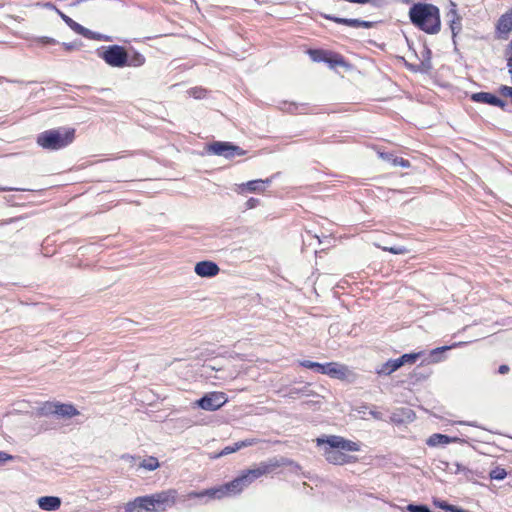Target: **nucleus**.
Masks as SVG:
<instances>
[{
    "mask_svg": "<svg viewBox=\"0 0 512 512\" xmlns=\"http://www.w3.org/2000/svg\"><path fill=\"white\" fill-rule=\"evenodd\" d=\"M74 139V128L60 127L40 133L36 142L45 150L56 151L67 147Z\"/></svg>",
    "mask_w": 512,
    "mask_h": 512,
    "instance_id": "3",
    "label": "nucleus"
},
{
    "mask_svg": "<svg viewBox=\"0 0 512 512\" xmlns=\"http://www.w3.org/2000/svg\"><path fill=\"white\" fill-rule=\"evenodd\" d=\"M471 99L474 102L479 103H485L489 105H493L496 107L501 108L502 110H505L506 102L500 99L499 97L495 96L494 94L488 93V92H478L474 93L471 96Z\"/></svg>",
    "mask_w": 512,
    "mask_h": 512,
    "instance_id": "13",
    "label": "nucleus"
},
{
    "mask_svg": "<svg viewBox=\"0 0 512 512\" xmlns=\"http://www.w3.org/2000/svg\"><path fill=\"white\" fill-rule=\"evenodd\" d=\"M420 356H421V353L404 354L401 357L397 358V361H398L399 366L402 367L405 364L415 363Z\"/></svg>",
    "mask_w": 512,
    "mask_h": 512,
    "instance_id": "27",
    "label": "nucleus"
},
{
    "mask_svg": "<svg viewBox=\"0 0 512 512\" xmlns=\"http://www.w3.org/2000/svg\"><path fill=\"white\" fill-rule=\"evenodd\" d=\"M244 489L240 485L237 478L232 481L210 489H206L203 491H191L187 494L188 499L198 498V499H222L225 496L237 495L242 492Z\"/></svg>",
    "mask_w": 512,
    "mask_h": 512,
    "instance_id": "4",
    "label": "nucleus"
},
{
    "mask_svg": "<svg viewBox=\"0 0 512 512\" xmlns=\"http://www.w3.org/2000/svg\"><path fill=\"white\" fill-rule=\"evenodd\" d=\"M63 46L67 51H71L77 47V44L76 43H63Z\"/></svg>",
    "mask_w": 512,
    "mask_h": 512,
    "instance_id": "48",
    "label": "nucleus"
},
{
    "mask_svg": "<svg viewBox=\"0 0 512 512\" xmlns=\"http://www.w3.org/2000/svg\"><path fill=\"white\" fill-rule=\"evenodd\" d=\"M188 93L190 96H192L195 99H202L206 96L207 91H206V89L201 88V87H194V88H191L188 91Z\"/></svg>",
    "mask_w": 512,
    "mask_h": 512,
    "instance_id": "33",
    "label": "nucleus"
},
{
    "mask_svg": "<svg viewBox=\"0 0 512 512\" xmlns=\"http://www.w3.org/2000/svg\"><path fill=\"white\" fill-rule=\"evenodd\" d=\"M406 509L409 512H431L430 508L423 504H409Z\"/></svg>",
    "mask_w": 512,
    "mask_h": 512,
    "instance_id": "34",
    "label": "nucleus"
},
{
    "mask_svg": "<svg viewBox=\"0 0 512 512\" xmlns=\"http://www.w3.org/2000/svg\"><path fill=\"white\" fill-rule=\"evenodd\" d=\"M434 504L436 506H438L439 508L443 509V510H446V511H450L451 512V509L453 507V505L451 504H448L447 502L445 501H440V500H437V501H434Z\"/></svg>",
    "mask_w": 512,
    "mask_h": 512,
    "instance_id": "38",
    "label": "nucleus"
},
{
    "mask_svg": "<svg viewBox=\"0 0 512 512\" xmlns=\"http://www.w3.org/2000/svg\"><path fill=\"white\" fill-rule=\"evenodd\" d=\"M508 67H512V54L511 57L508 59Z\"/></svg>",
    "mask_w": 512,
    "mask_h": 512,
    "instance_id": "54",
    "label": "nucleus"
},
{
    "mask_svg": "<svg viewBox=\"0 0 512 512\" xmlns=\"http://www.w3.org/2000/svg\"><path fill=\"white\" fill-rule=\"evenodd\" d=\"M14 190L13 188H10V187H1L0 186V192H3V191H12Z\"/></svg>",
    "mask_w": 512,
    "mask_h": 512,
    "instance_id": "53",
    "label": "nucleus"
},
{
    "mask_svg": "<svg viewBox=\"0 0 512 512\" xmlns=\"http://www.w3.org/2000/svg\"><path fill=\"white\" fill-rule=\"evenodd\" d=\"M400 368L397 359H389L376 369L378 375L388 376Z\"/></svg>",
    "mask_w": 512,
    "mask_h": 512,
    "instance_id": "22",
    "label": "nucleus"
},
{
    "mask_svg": "<svg viewBox=\"0 0 512 512\" xmlns=\"http://www.w3.org/2000/svg\"><path fill=\"white\" fill-rule=\"evenodd\" d=\"M206 151L209 154L223 156L226 159H232L236 156H243L246 152L240 146L231 142L215 141L207 145Z\"/></svg>",
    "mask_w": 512,
    "mask_h": 512,
    "instance_id": "9",
    "label": "nucleus"
},
{
    "mask_svg": "<svg viewBox=\"0 0 512 512\" xmlns=\"http://www.w3.org/2000/svg\"><path fill=\"white\" fill-rule=\"evenodd\" d=\"M369 415L376 420H383V414L376 409L369 410Z\"/></svg>",
    "mask_w": 512,
    "mask_h": 512,
    "instance_id": "42",
    "label": "nucleus"
},
{
    "mask_svg": "<svg viewBox=\"0 0 512 512\" xmlns=\"http://www.w3.org/2000/svg\"><path fill=\"white\" fill-rule=\"evenodd\" d=\"M507 476V472L504 468L502 467H495L494 469H492L489 473V477L492 479V480H503L505 479Z\"/></svg>",
    "mask_w": 512,
    "mask_h": 512,
    "instance_id": "31",
    "label": "nucleus"
},
{
    "mask_svg": "<svg viewBox=\"0 0 512 512\" xmlns=\"http://www.w3.org/2000/svg\"><path fill=\"white\" fill-rule=\"evenodd\" d=\"M240 450L238 442L234 443L231 446H226L223 448V450L218 454V456H225L231 453H234L236 451Z\"/></svg>",
    "mask_w": 512,
    "mask_h": 512,
    "instance_id": "37",
    "label": "nucleus"
},
{
    "mask_svg": "<svg viewBox=\"0 0 512 512\" xmlns=\"http://www.w3.org/2000/svg\"><path fill=\"white\" fill-rule=\"evenodd\" d=\"M236 478L238 479V481L243 489H245L246 487L249 486V484L247 483V480L245 479V477L242 474Z\"/></svg>",
    "mask_w": 512,
    "mask_h": 512,
    "instance_id": "47",
    "label": "nucleus"
},
{
    "mask_svg": "<svg viewBox=\"0 0 512 512\" xmlns=\"http://www.w3.org/2000/svg\"><path fill=\"white\" fill-rule=\"evenodd\" d=\"M374 22H371V21H365V20H360V24H359V28H366V29H370L372 27H374Z\"/></svg>",
    "mask_w": 512,
    "mask_h": 512,
    "instance_id": "45",
    "label": "nucleus"
},
{
    "mask_svg": "<svg viewBox=\"0 0 512 512\" xmlns=\"http://www.w3.org/2000/svg\"><path fill=\"white\" fill-rule=\"evenodd\" d=\"M510 47L512 48V39H511V42H510Z\"/></svg>",
    "mask_w": 512,
    "mask_h": 512,
    "instance_id": "56",
    "label": "nucleus"
},
{
    "mask_svg": "<svg viewBox=\"0 0 512 512\" xmlns=\"http://www.w3.org/2000/svg\"><path fill=\"white\" fill-rule=\"evenodd\" d=\"M55 415L60 418H71L77 416L79 411L72 404L58 403Z\"/></svg>",
    "mask_w": 512,
    "mask_h": 512,
    "instance_id": "20",
    "label": "nucleus"
},
{
    "mask_svg": "<svg viewBox=\"0 0 512 512\" xmlns=\"http://www.w3.org/2000/svg\"><path fill=\"white\" fill-rule=\"evenodd\" d=\"M227 402V397L223 392H210L205 394L199 400L197 405L207 411H215L221 408Z\"/></svg>",
    "mask_w": 512,
    "mask_h": 512,
    "instance_id": "10",
    "label": "nucleus"
},
{
    "mask_svg": "<svg viewBox=\"0 0 512 512\" xmlns=\"http://www.w3.org/2000/svg\"><path fill=\"white\" fill-rule=\"evenodd\" d=\"M240 449L248 446H252L256 444V439H245L243 441L238 442Z\"/></svg>",
    "mask_w": 512,
    "mask_h": 512,
    "instance_id": "40",
    "label": "nucleus"
},
{
    "mask_svg": "<svg viewBox=\"0 0 512 512\" xmlns=\"http://www.w3.org/2000/svg\"><path fill=\"white\" fill-rule=\"evenodd\" d=\"M149 503L148 495L138 497L134 501L127 503L125 512H152Z\"/></svg>",
    "mask_w": 512,
    "mask_h": 512,
    "instance_id": "15",
    "label": "nucleus"
},
{
    "mask_svg": "<svg viewBox=\"0 0 512 512\" xmlns=\"http://www.w3.org/2000/svg\"><path fill=\"white\" fill-rule=\"evenodd\" d=\"M259 202H260V201H259V199H256V198H250V199H248V200H247V202H246V207H247L248 209L255 208L256 206H258Z\"/></svg>",
    "mask_w": 512,
    "mask_h": 512,
    "instance_id": "43",
    "label": "nucleus"
},
{
    "mask_svg": "<svg viewBox=\"0 0 512 512\" xmlns=\"http://www.w3.org/2000/svg\"><path fill=\"white\" fill-rule=\"evenodd\" d=\"M437 468L441 469L443 471H446L451 474H458V473H464L466 478H469V474H471V470L467 467L463 466L462 464L458 462L449 463L444 460H439L437 464Z\"/></svg>",
    "mask_w": 512,
    "mask_h": 512,
    "instance_id": "14",
    "label": "nucleus"
},
{
    "mask_svg": "<svg viewBox=\"0 0 512 512\" xmlns=\"http://www.w3.org/2000/svg\"><path fill=\"white\" fill-rule=\"evenodd\" d=\"M177 494L178 493L175 489H168L152 495H148L151 511L164 512L173 507L176 503Z\"/></svg>",
    "mask_w": 512,
    "mask_h": 512,
    "instance_id": "8",
    "label": "nucleus"
},
{
    "mask_svg": "<svg viewBox=\"0 0 512 512\" xmlns=\"http://www.w3.org/2000/svg\"><path fill=\"white\" fill-rule=\"evenodd\" d=\"M456 440H457L456 438H450L447 435L440 434V433H435V434H432L427 439L426 444L428 446H430V447H436V446H439V445L449 444V443L454 442Z\"/></svg>",
    "mask_w": 512,
    "mask_h": 512,
    "instance_id": "21",
    "label": "nucleus"
},
{
    "mask_svg": "<svg viewBox=\"0 0 512 512\" xmlns=\"http://www.w3.org/2000/svg\"><path fill=\"white\" fill-rule=\"evenodd\" d=\"M194 271L200 277L211 278L219 273L220 268L215 262L205 260L196 263Z\"/></svg>",
    "mask_w": 512,
    "mask_h": 512,
    "instance_id": "12",
    "label": "nucleus"
},
{
    "mask_svg": "<svg viewBox=\"0 0 512 512\" xmlns=\"http://www.w3.org/2000/svg\"><path fill=\"white\" fill-rule=\"evenodd\" d=\"M360 19H348L347 26L359 28Z\"/></svg>",
    "mask_w": 512,
    "mask_h": 512,
    "instance_id": "46",
    "label": "nucleus"
},
{
    "mask_svg": "<svg viewBox=\"0 0 512 512\" xmlns=\"http://www.w3.org/2000/svg\"><path fill=\"white\" fill-rule=\"evenodd\" d=\"M37 502L39 507L45 511H55L61 506V499L56 496H43Z\"/></svg>",
    "mask_w": 512,
    "mask_h": 512,
    "instance_id": "16",
    "label": "nucleus"
},
{
    "mask_svg": "<svg viewBox=\"0 0 512 512\" xmlns=\"http://www.w3.org/2000/svg\"><path fill=\"white\" fill-rule=\"evenodd\" d=\"M98 56L111 67L122 68L127 66L128 52L123 46L110 45L97 50Z\"/></svg>",
    "mask_w": 512,
    "mask_h": 512,
    "instance_id": "5",
    "label": "nucleus"
},
{
    "mask_svg": "<svg viewBox=\"0 0 512 512\" xmlns=\"http://www.w3.org/2000/svg\"><path fill=\"white\" fill-rule=\"evenodd\" d=\"M423 57H424V59H428V57H429V60L431 61V50L428 48H425Z\"/></svg>",
    "mask_w": 512,
    "mask_h": 512,
    "instance_id": "51",
    "label": "nucleus"
},
{
    "mask_svg": "<svg viewBox=\"0 0 512 512\" xmlns=\"http://www.w3.org/2000/svg\"><path fill=\"white\" fill-rule=\"evenodd\" d=\"M453 7H455V4H453ZM449 19V26L452 32L453 41L455 42V37L457 34L462 30V18L458 15L455 8H452L447 15Z\"/></svg>",
    "mask_w": 512,
    "mask_h": 512,
    "instance_id": "17",
    "label": "nucleus"
},
{
    "mask_svg": "<svg viewBox=\"0 0 512 512\" xmlns=\"http://www.w3.org/2000/svg\"><path fill=\"white\" fill-rule=\"evenodd\" d=\"M140 467L145 468L149 471H153L159 467L158 459L152 456L147 459H144L141 462Z\"/></svg>",
    "mask_w": 512,
    "mask_h": 512,
    "instance_id": "28",
    "label": "nucleus"
},
{
    "mask_svg": "<svg viewBox=\"0 0 512 512\" xmlns=\"http://www.w3.org/2000/svg\"><path fill=\"white\" fill-rule=\"evenodd\" d=\"M298 394H303V395L309 396L310 395L309 386L305 385L301 388H291L288 391V393L286 394V396L294 399L296 397V395H298Z\"/></svg>",
    "mask_w": 512,
    "mask_h": 512,
    "instance_id": "30",
    "label": "nucleus"
},
{
    "mask_svg": "<svg viewBox=\"0 0 512 512\" xmlns=\"http://www.w3.org/2000/svg\"><path fill=\"white\" fill-rule=\"evenodd\" d=\"M379 248H381L382 250L384 251H388L392 254H395V255H403V254H406L408 253V249L404 246H393V247H386V246H378Z\"/></svg>",
    "mask_w": 512,
    "mask_h": 512,
    "instance_id": "32",
    "label": "nucleus"
},
{
    "mask_svg": "<svg viewBox=\"0 0 512 512\" xmlns=\"http://www.w3.org/2000/svg\"><path fill=\"white\" fill-rule=\"evenodd\" d=\"M509 73L512 76V67H509Z\"/></svg>",
    "mask_w": 512,
    "mask_h": 512,
    "instance_id": "55",
    "label": "nucleus"
},
{
    "mask_svg": "<svg viewBox=\"0 0 512 512\" xmlns=\"http://www.w3.org/2000/svg\"><path fill=\"white\" fill-rule=\"evenodd\" d=\"M37 42H39L40 44L42 45H52V44H56V40L53 39V38H50V37H40V38H37Z\"/></svg>",
    "mask_w": 512,
    "mask_h": 512,
    "instance_id": "39",
    "label": "nucleus"
},
{
    "mask_svg": "<svg viewBox=\"0 0 512 512\" xmlns=\"http://www.w3.org/2000/svg\"><path fill=\"white\" fill-rule=\"evenodd\" d=\"M12 459H14V456H12V455H10L8 453L0 451V462L1 463H5V462L10 461Z\"/></svg>",
    "mask_w": 512,
    "mask_h": 512,
    "instance_id": "44",
    "label": "nucleus"
},
{
    "mask_svg": "<svg viewBox=\"0 0 512 512\" xmlns=\"http://www.w3.org/2000/svg\"><path fill=\"white\" fill-rule=\"evenodd\" d=\"M297 109H298V106L295 104H291L289 106V112H291V113L295 112Z\"/></svg>",
    "mask_w": 512,
    "mask_h": 512,
    "instance_id": "52",
    "label": "nucleus"
},
{
    "mask_svg": "<svg viewBox=\"0 0 512 512\" xmlns=\"http://www.w3.org/2000/svg\"><path fill=\"white\" fill-rule=\"evenodd\" d=\"M449 348H450V347H448V346H443V347H438V348H436V349L432 350V351H431V353H430V357L432 358V361H433V362H438V361L440 360V359H439V355H440L442 352H444V351L448 350Z\"/></svg>",
    "mask_w": 512,
    "mask_h": 512,
    "instance_id": "36",
    "label": "nucleus"
},
{
    "mask_svg": "<svg viewBox=\"0 0 512 512\" xmlns=\"http://www.w3.org/2000/svg\"><path fill=\"white\" fill-rule=\"evenodd\" d=\"M57 13L59 14V16L61 17V19L76 33L86 37V38H89V39H95V40H105V41H111V37L109 36H104L102 34H99V33H95L85 27H83L82 25H80L79 23L75 22L73 19H71L69 16H67L66 14L62 13L60 10L56 9Z\"/></svg>",
    "mask_w": 512,
    "mask_h": 512,
    "instance_id": "11",
    "label": "nucleus"
},
{
    "mask_svg": "<svg viewBox=\"0 0 512 512\" xmlns=\"http://www.w3.org/2000/svg\"><path fill=\"white\" fill-rule=\"evenodd\" d=\"M323 62L327 63L329 65V67H331V68H335L338 66L339 67L346 66V61L343 58V56H341L338 53H333V52H328V51L326 53V57Z\"/></svg>",
    "mask_w": 512,
    "mask_h": 512,
    "instance_id": "23",
    "label": "nucleus"
},
{
    "mask_svg": "<svg viewBox=\"0 0 512 512\" xmlns=\"http://www.w3.org/2000/svg\"><path fill=\"white\" fill-rule=\"evenodd\" d=\"M144 63H145V57L141 53L134 52L132 55L128 54L127 66L140 67V66L144 65Z\"/></svg>",
    "mask_w": 512,
    "mask_h": 512,
    "instance_id": "25",
    "label": "nucleus"
},
{
    "mask_svg": "<svg viewBox=\"0 0 512 512\" xmlns=\"http://www.w3.org/2000/svg\"><path fill=\"white\" fill-rule=\"evenodd\" d=\"M367 410H368L367 405H361L357 408L358 413L362 414L363 416L366 414Z\"/></svg>",
    "mask_w": 512,
    "mask_h": 512,
    "instance_id": "50",
    "label": "nucleus"
},
{
    "mask_svg": "<svg viewBox=\"0 0 512 512\" xmlns=\"http://www.w3.org/2000/svg\"><path fill=\"white\" fill-rule=\"evenodd\" d=\"M498 372H499L500 374H506V373H508V372H509V366H508V365H505V364L500 365V366H499V369H498Z\"/></svg>",
    "mask_w": 512,
    "mask_h": 512,
    "instance_id": "49",
    "label": "nucleus"
},
{
    "mask_svg": "<svg viewBox=\"0 0 512 512\" xmlns=\"http://www.w3.org/2000/svg\"><path fill=\"white\" fill-rule=\"evenodd\" d=\"M316 442L319 447H323V455L325 459L334 465H344L355 461L356 458L347 455L344 453L345 451H360L359 443L337 435L317 438Z\"/></svg>",
    "mask_w": 512,
    "mask_h": 512,
    "instance_id": "1",
    "label": "nucleus"
},
{
    "mask_svg": "<svg viewBox=\"0 0 512 512\" xmlns=\"http://www.w3.org/2000/svg\"><path fill=\"white\" fill-rule=\"evenodd\" d=\"M292 463V461H289L284 458H282L280 461L277 459H270L269 461L259 463L254 468L243 471L242 475L247 480V483L251 485L256 479L260 478L261 476L273 472L276 468L280 466Z\"/></svg>",
    "mask_w": 512,
    "mask_h": 512,
    "instance_id": "6",
    "label": "nucleus"
},
{
    "mask_svg": "<svg viewBox=\"0 0 512 512\" xmlns=\"http://www.w3.org/2000/svg\"><path fill=\"white\" fill-rule=\"evenodd\" d=\"M327 51L321 49H310L308 54L314 62H323L325 60Z\"/></svg>",
    "mask_w": 512,
    "mask_h": 512,
    "instance_id": "29",
    "label": "nucleus"
},
{
    "mask_svg": "<svg viewBox=\"0 0 512 512\" xmlns=\"http://www.w3.org/2000/svg\"><path fill=\"white\" fill-rule=\"evenodd\" d=\"M57 402H45L39 407V414L42 416L55 415Z\"/></svg>",
    "mask_w": 512,
    "mask_h": 512,
    "instance_id": "26",
    "label": "nucleus"
},
{
    "mask_svg": "<svg viewBox=\"0 0 512 512\" xmlns=\"http://www.w3.org/2000/svg\"><path fill=\"white\" fill-rule=\"evenodd\" d=\"M300 365L307 369H312L320 374L329 375L337 379H344L346 377L347 368L335 362L321 364L310 360L300 361Z\"/></svg>",
    "mask_w": 512,
    "mask_h": 512,
    "instance_id": "7",
    "label": "nucleus"
},
{
    "mask_svg": "<svg viewBox=\"0 0 512 512\" xmlns=\"http://www.w3.org/2000/svg\"><path fill=\"white\" fill-rule=\"evenodd\" d=\"M496 27L500 35H508L512 31V11L503 14L499 18Z\"/></svg>",
    "mask_w": 512,
    "mask_h": 512,
    "instance_id": "19",
    "label": "nucleus"
},
{
    "mask_svg": "<svg viewBox=\"0 0 512 512\" xmlns=\"http://www.w3.org/2000/svg\"><path fill=\"white\" fill-rule=\"evenodd\" d=\"M271 181H272V178H267L265 180H262V179L251 180L246 183L240 184L239 188L241 190H247L249 192H262L265 189L264 185L270 184Z\"/></svg>",
    "mask_w": 512,
    "mask_h": 512,
    "instance_id": "18",
    "label": "nucleus"
},
{
    "mask_svg": "<svg viewBox=\"0 0 512 512\" xmlns=\"http://www.w3.org/2000/svg\"><path fill=\"white\" fill-rule=\"evenodd\" d=\"M411 23L427 34H437L441 29L440 10L431 3H414L408 12Z\"/></svg>",
    "mask_w": 512,
    "mask_h": 512,
    "instance_id": "2",
    "label": "nucleus"
},
{
    "mask_svg": "<svg viewBox=\"0 0 512 512\" xmlns=\"http://www.w3.org/2000/svg\"><path fill=\"white\" fill-rule=\"evenodd\" d=\"M431 69H432V63H431V61L428 58V59H423L421 61V64L418 66L417 69H415V71H420V72L427 73Z\"/></svg>",
    "mask_w": 512,
    "mask_h": 512,
    "instance_id": "35",
    "label": "nucleus"
},
{
    "mask_svg": "<svg viewBox=\"0 0 512 512\" xmlns=\"http://www.w3.org/2000/svg\"><path fill=\"white\" fill-rule=\"evenodd\" d=\"M327 19H330L338 24H343L347 26L348 18H340V17H334V16H326Z\"/></svg>",
    "mask_w": 512,
    "mask_h": 512,
    "instance_id": "41",
    "label": "nucleus"
},
{
    "mask_svg": "<svg viewBox=\"0 0 512 512\" xmlns=\"http://www.w3.org/2000/svg\"><path fill=\"white\" fill-rule=\"evenodd\" d=\"M379 156L386 160L391 162L394 166H401L403 168L410 167V162L404 158L394 156L392 153H380Z\"/></svg>",
    "mask_w": 512,
    "mask_h": 512,
    "instance_id": "24",
    "label": "nucleus"
}]
</instances>
